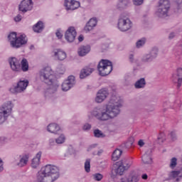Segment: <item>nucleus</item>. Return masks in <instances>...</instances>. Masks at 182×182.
<instances>
[{
	"label": "nucleus",
	"mask_w": 182,
	"mask_h": 182,
	"mask_svg": "<svg viewBox=\"0 0 182 182\" xmlns=\"http://www.w3.org/2000/svg\"><path fill=\"white\" fill-rule=\"evenodd\" d=\"M121 107L122 98L117 95H112L105 107H95L90 112L88 117H95L99 122H109L120 114Z\"/></svg>",
	"instance_id": "f257e3e1"
},
{
	"label": "nucleus",
	"mask_w": 182,
	"mask_h": 182,
	"mask_svg": "<svg viewBox=\"0 0 182 182\" xmlns=\"http://www.w3.org/2000/svg\"><path fill=\"white\" fill-rule=\"evenodd\" d=\"M59 178V168L53 165H46L37 174L38 182H53Z\"/></svg>",
	"instance_id": "f03ea898"
},
{
	"label": "nucleus",
	"mask_w": 182,
	"mask_h": 182,
	"mask_svg": "<svg viewBox=\"0 0 182 182\" xmlns=\"http://www.w3.org/2000/svg\"><path fill=\"white\" fill-rule=\"evenodd\" d=\"M8 39L11 48H14V49H19V48H22L23 45L28 43V38L25 34L17 36L16 33L12 32L8 36Z\"/></svg>",
	"instance_id": "7ed1b4c3"
},
{
	"label": "nucleus",
	"mask_w": 182,
	"mask_h": 182,
	"mask_svg": "<svg viewBox=\"0 0 182 182\" xmlns=\"http://www.w3.org/2000/svg\"><path fill=\"white\" fill-rule=\"evenodd\" d=\"M12 109H14V103L11 101L4 102L0 107V124H4L9 119V116L12 114Z\"/></svg>",
	"instance_id": "20e7f679"
},
{
	"label": "nucleus",
	"mask_w": 182,
	"mask_h": 182,
	"mask_svg": "<svg viewBox=\"0 0 182 182\" xmlns=\"http://www.w3.org/2000/svg\"><path fill=\"white\" fill-rule=\"evenodd\" d=\"M40 79L46 85H51L53 82L56 81V76L53 74L52 68L46 67L39 72Z\"/></svg>",
	"instance_id": "39448f33"
},
{
	"label": "nucleus",
	"mask_w": 182,
	"mask_h": 182,
	"mask_svg": "<svg viewBox=\"0 0 182 182\" xmlns=\"http://www.w3.org/2000/svg\"><path fill=\"white\" fill-rule=\"evenodd\" d=\"M97 69L100 76H107V75H110L112 70H113L112 61L109 60H102L98 64Z\"/></svg>",
	"instance_id": "423d86ee"
},
{
	"label": "nucleus",
	"mask_w": 182,
	"mask_h": 182,
	"mask_svg": "<svg viewBox=\"0 0 182 182\" xmlns=\"http://www.w3.org/2000/svg\"><path fill=\"white\" fill-rule=\"evenodd\" d=\"M168 11H170V1L168 0H160L156 16L158 18H166L168 16Z\"/></svg>",
	"instance_id": "0eeeda50"
},
{
	"label": "nucleus",
	"mask_w": 182,
	"mask_h": 182,
	"mask_svg": "<svg viewBox=\"0 0 182 182\" xmlns=\"http://www.w3.org/2000/svg\"><path fill=\"white\" fill-rule=\"evenodd\" d=\"M133 28V22L128 17L121 15L118 19L117 28L121 32H127L130 28Z\"/></svg>",
	"instance_id": "6e6552de"
},
{
	"label": "nucleus",
	"mask_w": 182,
	"mask_h": 182,
	"mask_svg": "<svg viewBox=\"0 0 182 182\" xmlns=\"http://www.w3.org/2000/svg\"><path fill=\"white\" fill-rule=\"evenodd\" d=\"M131 166L132 163L127 161L116 162L112 167V173H114L116 176H123L124 170H127Z\"/></svg>",
	"instance_id": "1a4fd4ad"
},
{
	"label": "nucleus",
	"mask_w": 182,
	"mask_h": 182,
	"mask_svg": "<svg viewBox=\"0 0 182 182\" xmlns=\"http://www.w3.org/2000/svg\"><path fill=\"white\" fill-rule=\"evenodd\" d=\"M29 85V81L28 80H20L17 82L16 85H14L9 89V92L13 93V95H18V93H22L26 90L28 85Z\"/></svg>",
	"instance_id": "9d476101"
},
{
	"label": "nucleus",
	"mask_w": 182,
	"mask_h": 182,
	"mask_svg": "<svg viewBox=\"0 0 182 182\" xmlns=\"http://www.w3.org/2000/svg\"><path fill=\"white\" fill-rule=\"evenodd\" d=\"M157 56H159V48L153 47L148 53L141 57V61L142 63H151Z\"/></svg>",
	"instance_id": "9b49d317"
},
{
	"label": "nucleus",
	"mask_w": 182,
	"mask_h": 182,
	"mask_svg": "<svg viewBox=\"0 0 182 182\" xmlns=\"http://www.w3.org/2000/svg\"><path fill=\"white\" fill-rule=\"evenodd\" d=\"M48 87L46 89L44 92V96L46 99H50L56 95L58 89H59V82L58 80L53 81L51 84H47Z\"/></svg>",
	"instance_id": "f8f14e48"
},
{
	"label": "nucleus",
	"mask_w": 182,
	"mask_h": 182,
	"mask_svg": "<svg viewBox=\"0 0 182 182\" xmlns=\"http://www.w3.org/2000/svg\"><path fill=\"white\" fill-rule=\"evenodd\" d=\"M48 87L46 89L44 92V96L46 99H50L56 95L58 89H59V82L58 80L53 81L51 84H47Z\"/></svg>",
	"instance_id": "ddd939ff"
},
{
	"label": "nucleus",
	"mask_w": 182,
	"mask_h": 182,
	"mask_svg": "<svg viewBox=\"0 0 182 182\" xmlns=\"http://www.w3.org/2000/svg\"><path fill=\"white\" fill-rule=\"evenodd\" d=\"M75 85H76L75 76L70 75L68 79L63 82L61 85L62 90L63 92H68V90H70V89H72Z\"/></svg>",
	"instance_id": "4468645a"
},
{
	"label": "nucleus",
	"mask_w": 182,
	"mask_h": 182,
	"mask_svg": "<svg viewBox=\"0 0 182 182\" xmlns=\"http://www.w3.org/2000/svg\"><path fill=\"white\" fill-rule=\"evenodd\" d=\"M107 96H109V90L107 88H102L98 90L95 97L96 103H102V102H105V100L107 99Z\"/></svg>",
	"instance_id": "2eb2a0df"
},
{
	"label": "nucleus",
	"mask_w": 182,
	"mask_h": 182,
	"mask_svg": "<svg viewBox=\"0 0 182 182\" xmlns=\"http://www.w3.org/2000/svg\"><path fill=\"white\" fill-rule=\"evenodd\" d=\"M32 8H33V1L32 0H23L19 6L18 9L21 12H28V11H32Z\"/></svg>",
	"instance_id": "dca6fc26"
},
{
	"label": "nucleus",
	"mask_w": 182,
	"mask_h": 182,
	"mask_svg": "<svg viewBox=\"0 0 182 182\" xmlns=\"http://www.w3.org/2000/svg\"><path fill=\"white\" fill-rule=\"evenodd\" d=\"M64 6L67 11H75L80 6V2L75 0H65Z\"/></svg>",
	"instance_id": "f3484780"
},
{
	"label": "nucleus",
	"mask_w": 182,
	"mask_h": 182,
	"mask_svg": "<svg viewBox=\"0 0 182 182\" xmlns=\"http://www.w3.org/2000/svg\"><path fill=\"white\" fill-rule=\"evenodd\" d=\"M65 38L68 43H72L76 38V30L75 27H69L65 34Z\"/></svg>",
	"instance_id": "a211bd4d"
},
{
	"label": "nucleus",
	"mask_w": 182,
	"mask_h": 182,
	"mask_svg": "<svg viewBox=\"0 0 182 182\" xmlns=\"http://www.w3.org/2000/svg\"><path fill=\"white\" fill-rule=\"evenodd\" d=\"M172 81L177 84V87H181L182 85V68H178L176 70V74L172 75Z\"/></svg>",
	"instance_id": "6ab92c4d"
},
{
	"label": "nucleus",
	"mask_w": 182,
	"mask_h": 182,
	"mask_svg": "<svg viewBox=\"0 0 182 182\" xmlns=\"http://www.w3.org/2000/svg\"><path fill=\"white\" fill-rule=\"evenodd\" d=\"M151 149H148L141 157V160L145 166H151L153 164V159H151Z\"/></svg>",
	"instance_id": "aec40b11"
},
{
	"label": "nucleus",
	"mask_w": 182,
	"mask_h": 182,
	"mask_svg": "<svg viewBox=\"0 0 182 182\" xmlns=\"http://www.w3.org/2000/svg\"><path fill=\"white\" fill-rule=\"evenodd\" d=\"M18 159H19L18 162L16 163L18 167H25L28 162L29 161V154H23L21 155L17 156Z\"/></svg>",
	"instance_id": "412c9836"
},
{
	"label": "nucleus",
	"mask_w": 182,
	"mask_h": 182,
	"mask_svg": "<svg viewBox=\"0 0 182 182\" xmlns=\"http://www.w3.org/2000/svg\"><path fill=\"white\" fill-rule=\"evenodd\" d=\"M9 62L12 70L14 72H19V70H21V64L16 58L13 57L10 58Z\"/></svg>",
	"instance_id": "4be33fe9"
},
{
	"label": "nucleus",
	"mask_w": 182,
	"mask_h": 182,
	"mask_svg": "<svg viewBox=\"0 0 182 182\" xmlns=\"http://www.w3.org/2000/svg\"><path fill=\"white\" fill-rule=\"evenodd\" d=\"M169 178L175 180L176 182L181 181L182 180V168L177 171H172L169 173Z\"/></svg>",
	"instance_id": "5701e85b"
},
{
	"label": "nucleus",
	"mask_w": 182,
	"mask_h": 182,
	"mask_svg": "<svg viewBox=\"0 0 182 182\" xmlns=\"http://www.w3.org/2000/svg\"><path fill=\"white\" fill-rule=\"evenodd\" d=\"M53 53L55 60H65L66 59V53L60 49L54 50Z\"/></svg>",
	"instance_id": "b1692460"
},
{
	"label": "nucleus",
	"mask_w": 182,
	"mask_h": 182,
	"mask_svg": "<svg viewBox=\"0 0 182 182\" xmlns=\"http://www.w3.org/2000/svg\"><path fill=\"white\" fill-rule=\"evenodd\" d=\"M42 157V151H38L36 156L31 161V167L33 168H38L41 164V158Z\"/></svg>",
	"instance_id": "393cba45"
},
{
	"label": "nucleus",
	"mask_w": 182,
	"mask_h": 182,
	"mask_svg": "<svg viewBox=\"0 0 182 182\" xmlns=\"http://www.w3.org/2000/svg\"><path fill=\"white\" fill-rule=\"evenodd\" d=\"M45 29V23L42 21H38L33 26V31L36 32V33H41Z\"/></svg>",
	"instance_id": "a878e982"
},
{
	"label": "nucleus",
	"mask_w": 182,
	"mask_h": 182,
	"mask_svg": "<svg viewBox=\"0 0 182 182\" xmlns=\"http://www.w3.org/2000/svg\"><path fill=\"white\" fill-rule=\"evenodd\" d=\"M90 52V46H81L77 50L79 56H86Z\"/></svg>",
	"instance_id": "bb28decb"
},
{
	"label": "nucleus",
	"mask_w": 182,
	"mask_h": 182,
	"mask_svg": "<svg viewBox=\"0 0 182 182\" xmlns=\"http://www.w3.org/2000/svg\"><path fill=\"white\" fill-rule=\"evenodd\" d=\"M129 4L130 0H119L116 8L119 9V11H123V9H126V8L129 6Z\"/></svg>",
	"instance_id": "cd10ccee"
},
{
	"label": "nucleus",
	"mask_w": 182,
	"mask_h": 182,
	"mask_svg": "<svg viewBox=\"0 0 182 182\" xmlns=\"http://www.w3.org/2000/svg\"><path fill=\"white\" fill-rule=\"evenodd\" d=\"M96 25H97V19H96V18H92L86 24L85 27V31H86L87 32H89L92 31L93 28L96 26Z\"/></svg>",
	"instance_id": "c85d7f7f"
},
{
	"label": "nucleus",
	"mask_w": 182,
	"mask_h": 182,
	"mask_svg": "<svg viewBox=\"0 0 182 182\" xmlns=\"http://www.w3.org/2000/svg\"><path fill=\"white\" fill-rule=\"evenodd\" d=\"M93 69L90 68L89 67H85L82 70L80 71V79H85V77H87V76H90V75H92L93 73Z\"/></svg>",
	"instance_id": "c756f323"
},
{
	"label": "nucleus",
	"mask_w": 182,
	"mask_h": 182,
	"mask_svg": "<svg viewBox=\"0 0 182 182\" xmlns=\"http://www.w3.org/2000/svg\"><path fill=\"white\" fill-rule=\"evenodd\" d=\"M47 130L49 133L56 134L60 130V127L58 124L51 123L47 127Z\"/></svg>",
	"instance_id": "7c9ffc66"
},
{
	"label": "nucleus",
	"mask_w": 182,
	"mask_h": 182,
	"mask_svg": "<svg viewBox=\"0 0 182 182\" xmlns=\"http://www.w3.org/2000/svg\"><path fill=\"white\" fill-rule=\"evenodd\" d=\"M146 86V80L144 78H141L138 80L135 84L134 87L135 89H143Z\"/></svg>",
	"instance_id": "2f4dec72"
},
{
	"label": "nucleus",
	"mask_w": 182,
	"mask_h": 182,
	"mask_svg": "<svg viewBox=\"0 0 182 182\" xmlns=\"http://www.w3.org/2000/svg\"><path fill=\"white\" fill-rule=\"evenodd\" d=\"M123 151L119 149H117L114 151L112 153V159L113 161H117L119 159H120V156H122V154Z\"/></svg>",
	"instance_id": "473e14b6"
},
{
	"label": "nucleus",
	"mask_w": 182,
	"mask_h": 182,
	"mask_svg": "<svg viewBox=\"0 0 182 182\" xmlns=\"http://www.w3.org/2000/svg\"><path fill=\"white\" fill-rule=\"evenodd\" d=\"M93 134L94 137H96V139H105V137H106V134L99 129H94Z\"/></svg>",
	"instance_id": "72a5a7b5"
},
{
	"label": "nucleus",
	"mask_w": 182,
	"mask_h": 182,
	"mask_svg": "<svg viewBox=\"0 0 182 182\" xmlns=\"http://www.w3.org/2000/svg\"><path fill=\"white\" fill-rule=\"evenodd\" d=\"M21 70L23 72H28L29 70V63L26 58H23L21 61Z\"/></svg>",
	"instance_id": "f704fd0d"
},
{
	"label": "nucleus",
	"mask_w": 182,
	"mask_h": 182,
	"mask_svg": "<svg viewBox=\"0 0 182 182\" xmlns=\"http://www.w3.org/2000/svg\"><path fill=\"white\" fill-rule=\"evenodd\" d=\"M128 60L129 63H132V65H137V63H139V58H136L133 53L129 55Z\"/></svg>",
	"instance_id": "c9c22d12"
},
{
	"label": "nucleus",
	"mask_w": 182,
	"mask_h": 182,
	"mask_svg": "<svg viewBox=\"0 0 182 182\" xmlns=\"http://www.w3.org/2000/svg\"><path fill=\"white\" fill-rule=\"evenodd\" d=\"M146 40L144 38L140 40H138L136 43V48L137 49H141V48H143V46L146 45Z\"/></svg>",
	"instance_id": "e433bc0d"
},
{
	"label": "nucleus",
	"mask_w": 182,
	"mask_h": 182,
	"mask_svg": "<svg viewBox=\"0 0 182 182\" xmlns=\"http://www.w3.org/2000/svg\"><path fill=\"white\" fill-rule=\"evenodd\" d=\"M65 141L66 136L63 134H61L58 138L55 139V143L57 144H63Z\"/></svg>",
	"instance_id": "4c0bfd02"
},
{
	"label": "nucleus",
	"mask_w": 182,
	"mask_h": 182,
	"mask_svg": "<svg viewBox=\"0 0 182 182\" xmlns=\"http://www.w3.org/2000/svg\"><path fill=\"white\" fill-rule=\"evenodd\" d=\"M92 129V124H89V123H85L84 124H82V130H83V132H89Z\"/></svg>",
	"instance_id": "58836bf2"
},
{
	"label": "nucleus",
	"mask_w": 182,
	"mask_h": 182,
	"mask_svg": "<svg viewBox=\"0 0 182 182\" xmlns=\"http://www.w3.org/2000/svg\"><path fill=\"white\" fill-rule=\"evenodd\" d=\"M85 170L86 173H90V159H86L85 162Z\"/></svg>",
	"instance_id": "ea45409f"
},
{
	"label": "nucleus",
	"mask_w": 182,
	"mask_h": 182,
	"mask_svg": "<svg viewBox=\"0 0 182 182\" xmlns=\"http://www.w3.org/2000/svg\"><path fill=\"white\" fill-rule=\"evenodd\" d=\"M177 166V158L173 157L171 159V163L169 164L170 168H176V166Z\"/></svg>",
	"instance_id": "a19ab883"
},
{
	"label": "nucleus",
	"mask_w": 182,
	"mask_h": 182,
	"mask_svg": "<svg viewBox=\"0 0 182 182\" xmlns=\"http://www.w3.org/2000/svg\"><path fill=\"white\" fill-rule=\"evenodd\" d=\"M66 70V69L65 68V67L63 66V65L60 64V65H58V68H57V72L58 73H60V75H63V73H65V71Z\"/></svg>",
	"instance_id": "79ce46f5"
},
{
	"label": "nucleus",
	"mask_w": 182,
	"mask_h": 182,
	"mask_svg": "<svg viewBox=\"0 0 182 182\" xmlns=\"http://www.w3.org/2000/svg\"><path fill=\"white\" fill-rule=\"evenodd\" d=\"M93 177L95 181H101V180L103 178V175H102V173H95Z\"/></svg>",
	"instance_id": "37998d69"
},
{
	"label": "nucleus",
	"mask_w": 182,
	"mask_h": 182,
	"mask_svg": "<svg viewBox=\"0 0 182 182\" xmlns=\"http://www.w3.org/2000/svg\"><path fill=\"white\" fill-rule=\"evenodd\" d=\"M128 178L130 179V182H139V176L137 175H130Z\"/></svg>",
	"instance_id": "c03bdc74"
},
{
	"label": "nucleus",
	"mask_w": 182,
	"mask_h": 182,
	"mask_svg": "<svg viewBox=\"0 0 182 182\" xmlns=\"http://www.w3.org/2000/svg\"><path fill=\"white\" fill-rule=\"evenodd\" d=\"M158 140H159V143H163L164 141V140H166V135L164 134V133L161 132L159 135Z\"/></svg>",
	"instance_id": "a18cd8bd"
},
{
	"label": "nucleus",
	"mask_w": 182,
	"mask_h": 182,
	"mask_svg": "<svg viewBox=\"0 0 182 182\" xmlns=\"http://www.w3.org/2000/svg\"><path fill=\"white\" fill-rule=\"evenodd\" d=\"M176 3L178 12H182V0H176Z\"/></svg>",
	"instance_id": "49530a36"
},
{
	"label": "nucleus",
	"mask_w": 182,
	"mask_h": 182,
	"mask_svg": "<svg viewBox=\"0 0 182 182\" xmlns=\"http://www.w3.org/2000/svg\"><path fill=\"white\" fill-rule=\"evenodd\" d=\"M169 136L171 140H173V141H174L175 140H177V134H176V132L174 131L171 132V133L169 134Z\"/></svg>",
	"instance_id": "de8ad7c7"
},
{
	"label": "nucleus",
	"mask_w": 182,
	"mask_h": 182,
	"mask_svg": "<svg viewBox=\"0 0 182 182\" xmlns=\"http://www.w3.org/2000/svg\"><path fill=\"white\" fill-rule=\"evenodd\" d=\"M55 36L58 39H62L63 34H62V30L60 28L58 29L55 32Z\"/></svg>",
	"instance_id": "09e8293b"
},
{
	"label": "nucleus",
	"mask_w": 182,
	"mask_h": 182,
	"mask_svg": "<svg viewBox=\"0 0 182 182\" xmlns=\"http://www.w3.org/2000/svg\"><path fill=\"white\" fill-rule=\"evenodd\" d=\"M56 143V139H53V138H50L49 140H48V144L50 147L55 146Z\"/></svg>",
	"instance_id": "8fccbe9b"
},
{
	"label": "nucleus",
	"mask_w": 182,
	"mask_h": 182,
	"mask_svg": "<svg viewBox=\"0 0 182 182\" xmlns=\"http://www.w3.org/2000/svg\"><path fill=\"white\" fill-rule=\"evenodd\" d=\"M124 80L127 82V83H129V82L132 81V76L130 74H126L124 76Z\"/></svg>",
	"instance_id": "3c124183"
},
{
	"label": "nucleus",
	"mask_w": 182,
	"mask_h": 182,
	"mask_svg": "<svg viewBox=\"0 0 182 182\" xmlns=\"http://www.w3.org/2000/svg\"><path fill=\"white\" fill-rule=\"evenodd\" d=\"M95 147H97V144H91L88 146L87 151H92V150H93V149H95Z\"/></svg>",
	"instance_id": "603ef678"
},
{
	"label": "nucleus",
	"mask_w": 182,
	"mask_h": 182,
	"mask_svg": "<svg viewBox=\"0 0 182 182\" xmlns=\"http://www.w3.org/2000/svg\"><path fill=\"white\" fill-rule=\"evenodd\" d=\"M134 4L139 6L142 5L143 2H144V0H133Z\"/></svg>",
	"instance_id": "864d4df0"
},
{
	"label": "nucleus",
	"mask_w": 182,
	"mask_h": 182,
	"mask_svg": "<svg viewBox=\"0 0 182 182\" xmlns=\"http://www.w3.org/2000/svg\"><path fill=\"white\" fill-rule=\"evenodd\" d=\"M15 22H21L22 21V16L21 14H18L16 17H14Z\"/></svg>",
	"instance_id": "5fc2aeb1"
},
{
	"label": "nucleus",
	"mask_w": 182,
	"mask_h": 182,
	"mask_svg": "<svg viewBox=\"0 0 182 182\" xmlns=\"http://www.w3.org/2000/svg\"><path fill=\"white\" fill-rule=\"evenodd\" d=\"M176 36L177 34L176 33L172 32L169 34L168 39H174V38H176Z\"/></svg>",
	"instance_id": "6e6d98bb"
},
{
	"label": "nucleus",
	"mask_w": 182,
	"mask_h": 182,
	"mask_svg": "<svg viewBox=\"0 0 182 182\" xmlns=\"http://www.w3.org/2000/svg\"><path fill=\"white\" fill-rule=\"evenodd\" d=\"M1 171H4V161L0 158V173H1Z\"/></svg>",
	"instance_id": "4d7b16f0"
},
{
	"label": "nucleus",
	"mask_w": 182,
	"mask_h": 182,
	"mask_svg": "<svg viewBox=\"0 0 182 182\" xmlns=\"http://www.w3.org/2000/svg\"><path fill=\"white\" fill-rule=\"evenodd\" d=\"M68 153H69V154H71V155L75 154V149L72 146L69 147Z\"/></svg>",
	"instance_id": "13d9d810"
},
{
	"label": "nucleus",
	"mask_w": 182,
	"mask_h": 182,
	"mask_svg": "<svg viewBox=\"0 0 182 182\" xmlns=\"http://www.w3.org/2000/svg\"><path fill=\"white\" fill-rule=\"evenodd\" d=\"M138 146L139 147H143V146H144V141H143V139H140L139 141H138Z\"/></svg>",
	"instance_id": "bf43d9fd"
},
{
	"label": "nucleus",
	"mask_w": 182,
	"mask_h": 182,
	"mask_svg": "<svg viewBox=\"0 0 182 182\" xmlns=\"http://www.w3.org/2000/svg\"><path fill=\"white\" fill-rule=\"evenodd\" d=\"M102 153H103V150L101 149V150H99L97 151V153L94 152L93 154H94V156H101Z\"/></svg>",
	"instance_id": "052dcab7"
},
{
	"label": "nucleus",
	"mask_w": 182,
	"mask_h": 182,
	"mask_svg": "<svg viewBox=\"0 0 182 182\" xmlns=\"http://www.w3.org/2000/svg\"><path fill=\"white\" fill-rule=\"evenodd\" d=\"M84 37L82 35L79 36L78 41L79 42H83Z\"/></svg>",
	"instance_id": "680f3d73"
},
{
	"label": "nucleus",
	"mask_w": 182,
	"mask_h": 182,
	"mask_svg": "<svg viewBox=\"0 0 182 182\" xmlns=\"http://www.w3.org/2000/svg\"><path fill=\"white\" fill-rule=\"evenodd\" d=\"M177 46L178 48H179L181 50H182V41H180L179 43H178Z\"/></svg>",
	"instance_id": "e2e57ef3"
},
{
	"label": "nucleus",
	"mask_w": 182,
	"mask_h": 182,
	"mask_svg": "<svg viewBox=\"0 0 182 182\" xmlns=\"http://www.w3.org/2000/svg\"><path fill=\"white\" fill-rule=\"evenodd\" d=\"M141 177H142L143 180H147V178H148L147 174H146V173L143 174Z\"/></svg>",
	"instance_id": "0e129e2a"
},
{
	"label": "nucleus",
	"mask_w": 182,
	"mask_h": 182,
	"mask_svg": "<svg viewBox=\"0 0 182 182\" xmlns=\"http://www.w3.org/2000/svg\"><path fill=\"white\" fill-rule=\"evenodd\" d=\"M127 144H130L132 146V142H127Z\"/></svg>",
	"instance_id": "69168bd1"
},
{
	"label": "nucleus",
	"mask_w": 182,
	"mask_h": 182,
	"mask_svg": "<svg viewBox=\"0 0 182 182\" xmlns=\"http://www.w3.org/2000/svg\"><path fill=\"white\" fill-rule=\"evenodd\" d=\"M31 48H33V46H31Z\"/></svg>",
	"instance_id": "338daca9"
}]
</instances>
